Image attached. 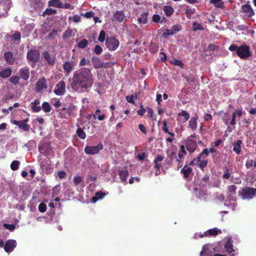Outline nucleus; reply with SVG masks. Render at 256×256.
<instances>
[{
	"label": "nucleus",
	"instance_id": "f257e3e1",
	"mask_svg": "<svg viewBox=\"0 0 256 256\" xmlns=\"http://www.w3.org/2000/svg\"><path fill=\"white\" fill-rule=\"evenodd\" d=\"M94 83V78L91 69L82 68L74 73L72 87L80 88L88 90L90 88Z\"/></svg>",
	"mask_w": 256,
	"mask_h": 256
},
{
	"label": "nucleus",
	"instance_id": "f03ea898",
	"mask_svg": "<svg viewBox=\"0 0 256 256\" xmlns=\"http://www.w3.org/2000/svg\"><path fill=\"white\" fill-rule=\"evenodd\" d=\"M228 50L231 52L235 51L238 56L242 59H246L252 56L250 46L246 44L240 46L232 44L230 46Z\"/></svg>",
	"mask_w": 256,
	"mask_h": 256
},
{
	"label": "nucleus",
	"instance_id": "7ed1b4c3",
	"mask_svg": "<svg viewBox=\"0 0 256 256\" xmlns=\"http://www.w3.org/2000/svg\"><path fill=\"white\" fill-rule=\"evenodd\" d=\"M238 196L243 200H250L256 196V188L246 186L238 192Z\"/></svg>",
	"mask_w": 256,
	"mask_h": 256
},
{
	"label": "nucleus",
	"instance_id": "20e7f679",
	"mask_svg": "<svg viewBox=\"0 0 256 256\" xmlns=\"http://www.w3.org/2000/svg\"><path fill=\"white\" fill-rule=\"evenodd\" d=\"M112 20L113 22H118L122 23L126 20V16L123 10H116L112 12Z\"/></svg>",
	"mask_w": 256,
	"mask_h": 256
},
{
	"label": "nucleus",
	"instance_id": "39448f33",
	"mask_svg": "<svg viewBox=\"0 0 256 256\" xmlns=\"http://www.w3.org/2000/svg\"><path fill=\"white\" fill-rule=\"evenodd\" d=\"M208 164V160H205L204 157L203 159H200V156H198L196 158H195L193 159L188 164V166H196L198 168H200L202 170H204V168L207 166Z\"/></svg>",
	"mask_w": 256,
	"mask_h": 256
},
{
	"label": "nucleus",
	"instance_id": "423d86ee",
	"mask_svg": "<svg viewBox=\"0 0 256 256\" xmlns=\"http://www.w3.org/2000/svg\"><path fill=\"white\" fill-rule=\"evenodd\" d=\"M26 58L28 61L36 64L40 58V54L36 50H30L26 54Z\"/></svg>",
	"mask_w": 256,
	"mask_h": 256
},
{
	"label": "nucleus",
	"instance_id": "0eeeda50",
	"mask_svg": "<svg viewBox=\"0 0 256 256\" xmlns=\"http://www.w3.org/2000/svg\"><path fill=\"white\" fill-rule=\"evenodd\" d=\"M240 12L243 14V16L246 18H252L254 15L252 8L248 4L241 6Z\"/></svg>",
	"mask_w": 256,
	"mask_h": 256
},
{
	"label": "nucleus",
	"instance_id": "6e6552de",
	"mask_svg": "<svg viewBox=\"0 0 256 256\" xmlns=\"http://www.w3.org/2000/svg\"><path fill=\"white\" fill-rule=\"evenodd\" d=\"M103 145L102 144L100 143L96 146H86L84 148V152L88 154L94 155L98 154L100 151L103 149Z\"/></svg>",
	"mask_w": 256,
	"mask_h": 256
},
{
	"label": "nucleus",
	"instance_id": "1a4fd4ad",
	"mask_svg": "<svg viewBox=\"0 0 256 256\" xmlns=\"http://www.w3.org/2000/svg\"><path fill=\"white\" fill-rule=\"evenodd\" d=\"M120 44L119 41L114 37L108 38L106 39V46L110 50H114Z\"/></svg>",
	"mask_w": 256,
	"mask_h": 256
},
{
	"label": "nucleus",
	"instance_id": "9d476101",
	"mask_svg": "<svg viewBox=\"0 0 256 256\" xmlns=\"http://www.w3.org/2000/svg\"><path fill=\"white\" fill-rule=\"evenodd\" d=\"M92 62L94 67L96 69H99L100 68H106L110 65V62H104L99 58L93 56L92 58Z\"/></svg>",
	"mask_w": 256,
	"mask_h": 256
},
{
	"label": "nucleus",
	"instance_id": "9b49d317",
	"mask_svg": "<svg viewBox=\"0 0 256 256\" xmlns=\"http://www.w3.org/2000/svg\"><path fill=\"white\" fill-rule=\"evenodd\" d=\"M29 121V118H27L22 120H14L12 122L14 124L18 126V128L24 131H28L30 126L27 122Z\"/></svg>",
	"mask_w": 256,
	"mask_h": 256
},
{
	"label": "nucleus",
	"instance_id": "f8f14e48",
	"mask_svg": "<svg viewBox=\"0 0 256 256\" xmlns=\"http://www.w3.org/2000/svg\"><path fill=\"white\" fill-rule=\"evenodd\" d=\"M76 61L71 60L64 62L62 64V68L66 72V76H68L70 72L73 70L74 66L76 65Z\"/></svg>",
	"mask_w": 256,
	"mask_h": 256
},
{
	"label": "nucleus",
	"instance_id": "ddd939ff",
	"mask_svg": "<svg viewBox=\"0 0 256 256\" xmlns=\"http://www.w3.org/2000/svg\"><path fill=\"white\" fill-rule=\"evenodd\" d=\"M180 173L182 174L183 178L185 180L191 178L193 176L192 169L189 167L188 164H186L181 170Z\"/></svg>",
	"mask_w": 256,
	"mask_h": 256
},
{
	"label": "nucleus",
	"instance_id": "4468645a",
	"mask_svg": "<svg viewBox=\"0 0 256 256\" xmlns=\"http://www.w3.org/2000/svg\"><path fill=\"white\" fill-rule=\"evenodd\" d=\"M66 91V84L65 82L61 80L59 82L56 86L54 90V93L58 96H62L64 94Z\"/></svg>",
	"mask_w": 256,
	"mask_h": 256
},
{
	"label": "nucleus",
	"instance_id": "2eb2a0df",
	"mask_svg": "<svg viewBox=\"0 0 256 256\" xmlns=\"http://www.w3.org/2000/svg\"><path fill=\"white\" fill-rule=\"evenodd\" d=\"M48 88V84L45 78H40L36 82V90L38 92H41L44 90Z\"/></svg>",
	"mask_w": 256,
	"mask_h": 256
},
{
	"label": "nucleus",
	"instance_id": "dca6fc26",
	"mask_svg": "<svg viewBox=\"0 0 256 256\" xmlns=\"http://www.w3.org/2000/svg\"><path fill=\"white\" fill-rule=\"evenodd\" d=\"M16 246V242L14 240H8L6 241L4 248L7 252H12Z\"/></svg>",
	"mask_w": 256,
	"mask_h": 256
},
{
	"label": "nucleus",
	"instance_id": "f3484780",
	"mask_svg": "<svg viewBox=\"0 0 256 256\" xmlns=\"http://www.w3.org/2000/svg\"><path fill=\"white\" fill-rule=\"evenodd\" d=\"M186 148L190 153L194 152L197 148L196 142L192 139H188L186 142Z\"/></svg>",
	"mask_w": 256,
	"mask_h": 256
},
{
	"label": "nucleus",
	"instance_id": "a211bd4d",
	"mask_svg": "<svg viewBox=\"0 0 256 256\" xmlns=\"http://www.w3.org/2000/svg\"><path fill=\"white\" fill-rule=\"evenodd\" d=\"M42 56L49 66L54 65L56 58L54 56H52L48 51H44L42 54Z\"/></svg>",
	"mask_w": 256,
	"mask_h": 256
},
{
	"label": "nucleus",
	"instance_id": "6ab92c4d",
	"mask_svg": "<svg viewBox=\"0 0 256 256\" xmlns=\"http://www.w3.org/2000/svg\"><path fill=\"white\" fill-rule=\"evenodd\" d=\"M20 78L24 80H27L30 77L29 68L28 67L22 68L19 70Z\"/></svg>",
	"mask_w": 256,
	"mask_h": 256
},
{
	"label": "nucleus",
	"instance_id": "aec40b11",
	"mask_svg": "<svg viewBox=\"0 0 256 256\" xmlns=\"http://www.w3.org/2000/svg\"><path fill=\"white\" fill-rule=\"evenodd\" d=\"M30 108L33 112H38L41 110L42 108L40 106V100L39 99H36L34 102H32Z\"/></svg>",
	"mask_w": 256,
	"mask_h": 256
},
{
	"label": "nucleus",
	"instance_id": "412c9836",
	"mask_svg": "<svg viewBox=\"0 0 256 256\" xmlns=\"http://www.w3.org/2000/svg\"><path fill=\"white\" fill-rule=\"evenodd\" d=\"M4 57L6 62L8 64L12 65L14 64L16 59L12 52L10 51L6 52L4 54Z\"/></svg>",
	"mask_w": 256,
	"mask_h": 256
},
{
	"label": "nucleus",
	"instance_id": "4be33fe9",
	"mask_svg": "<svg viewBox=\"0 0 256 256\" xmlns=\"http://www.w3.org/2000/svg\"><path fill=\"white\" fill-rule=\"evenodd\" d=\"M118 174L120 176V179L121 182L122 183L126 182L129 176L128 170L126 169L121 170H118Z\"/></svg>",
	"mask_w": 256,
	"mask_h": 256
},
{
	"label": "nucleus",
	"instance_id": "5701e85b",
	"mask_svg": "<svg viewBox=\"0 0 256 256\" xmlns=\"http://www.w3.org/2000/svg\"><path fill=\"white\" fill-rule=\"evenodd\" d=\"M12 74V70L10 67H7L0 72V77L2 78H8Z\"/></svg>",
	"mask_w": 256,
	"mask_h": 256
},
{
	"label": "nucleus",
	"instance_id": "b1692460",
	"mask_svg": "<svg viewBox=\"0 0 256 256\" xmlns=\"http://www.w3.org/2000/svg\"><path fill=\"white\" fill-rule=\"evenodd\" d=\"M242 144V140H239L233 144V150L236 154H238L241 152V145Z\"/></svg>",
	"mask_w": 256,
	"mask_h": 256
},
{
	"label": "nucleus",
	"instance_id": "393cba45",
	"mask_svg": "<svg viewBox=\"0 0 256 256\" xmlns=\"http://www.w3.org/2000/svg\"><path fill=\"white\" fill-rule=\"evenodd\" d=\"M224 248L226 252L228 253H231L234 251L233 248V242L232 238H229L227 240L224 245Z\"/></svg>",
	"mask_w": 256,
	"mask_h": 256
},
{
	"label": "nucleus",
	"instance_id": "a878e982",
	"mask_svg": "<svg viewBox=\"0 0 256 256\" xmlns=\"http://www.w3.org/2000/svg\"><path fill=\"white\" fill-rule=\"evenodd\" d=\"M164 156H158L155 158L154 162L155 164L154 168L156 170H160L162 165L159 162L162 161L164 160Z\"/></svg>",
	"mask_w": 256,
	"mask_h": 256
},
{
	"label": "nucleus",
	"instance_id": "bb28decb",
	"mask_svg": "<svg viewBox=\"0 0 256 256\" xmlns=\"http://www.w3.org/2000/svg\"><path fill=\"white\" fill-rule=\"evenodd\" d=\"M198 118L197 116H196L194 117H192L190 118V120L188 123L189 127L192 130H195L197 128V120Z\"/></svg>",
	"mask_w": 256,
	"mask_h": 256
},
{
	"label": "nucleus",
	"instance_id": "cd10ccee",
	"mask_svg": "<svg viewBox=\"0 0 256 256\" xmlns=\"http://www.w3.org/2000/svg\"><path fill=\"white\" fill-rule=\"evenodd\" d=\"M148 12H143L140 17L138 19L139 23L142 24H146L148 22Z\"/></svg>",
	"mask_w": 256,
	"mask_h": 256
},
{
	"label": "nucleus",
	"instance_id": "c85d7f7f",
	"mask_svg": "<svg viewBox=\"0 0 256 256\" xmlns=\"http://www.w3.org/2000/svg\"><path fill=\"white\" fill-rule=\"evenodd\" d=\"M221 233V230H218V228H214L212 229L208 230L207 232H204L205 236H216L218 234V232Z\"/></svg>",
	"mask_w": 256,
	"mask_h": 256
},
{
	"label": "nucleus",
	"instance_id": "c756f323",
	"mask_svg": "<svg viewBox=\"0 0 256 256\" xmlns=\"http://www.w3.org/2000/svg\"><path fill=\"white\" fill-rule=\"evenodd\" d=\"M62 3L60 0H50L48 2V6L61 8Z\"/></svg>",
	"mask_w": 256,
	"mask_h": 256
},
{
	"label": "nucleus",
	"instance_id": "7c9ffc66",
	"mask_svg": "<svg viewBox=\"0 0 256 256\" xmlns=\"http://www.w3.org/2000/svg\"><path fill=\"white\" fill-rule=\"evenodd\" d=\"M210 3L218 8H222L224 7V2L222 0H210Z\"/></svg>",
	"mask_w": 256,
	"mask_h": 256
},
{
	"label": "nucleus",
	"instance_id": "2f4dec72",
	"mask_svg": "<svg viewBox=\"0 0 256 256\" xmlns=\"http://www.w3.org/2000/svg\"><path fill=\"white\" fill-rule=\"evenodd\" d=\"M163 10L168 16H170L174 12L173 8L170 6H164Z\"/></svg>",
	"mask_w": 256,
	"mask_h": 256
},
{
	"label": "nucleus",
	"instance_id": "473e14b6",
	"mask_svg": "<svg viewBox=\"0 0 256 256\" xmlns=\"http://www.w3.org/2000/svg\"><path fill=\"white\" fill-rule=\"evenodd\" d=\"M228 194L230 196L235 195L236 194V190L237 187L235 185H230L227 188Z\"/></svg>",
	"mask_w": 256,
	"mask_h": 256
},
{
	"label": "nucleus",
	"instance_id": "72a5a7b5",
	"mask_svg": "<svg viewBox=\"0 0 256 256\" xmlns=\"http://www.w3.org/2000/svg\"><path fill=\"white\" fill-rule=\"evenodd\" d=\"M45 112H50L52 110V106L48 102H44L41 106Z\"/></svg>",
	"mask_w": 256,
	"mask_h": 256
},
{
	"label": "nucleus",
	"instance_id": "f704fd0d",
	"mask_svg": "<svg viewBox=\"0 0 256 256\" xmlns=\"http://www.w3.org/2000/svg\"><path fill=\"white\" fill-rule=\"evenodd\" d=\"M88 45V41L86 39H82L77 44V46L79 48L83 49L86 48Z\"/></svg>",
	"mask_w": 256,
	"mask_h": 256
},
{
	"label": "nucleus",
	"instance_id": "c9c22d12",
	"mask_svg": "<svg viewBox=\"0 0 256 256\" xmlns=\"http://www.w3.org/2000/svg\"><path fill=\"white\" fill-rule=\"evenodd\" d=\"M76 134L82 140H84L86 138V134L84 130L80 127L78 128L76 130Z\"/></svg>",
	"mask_w": 256,
	"mask_h": 256
},
{
	"label": "nucleus",
	"instance_id": "e433bc0d",
	"mask_svg": "<svg viewBox=\"0 0 256 256\" xmlns=\"http://www.w3.org/2000/svg\"><path fill=\"white\" fill-rule=\"evenodd\" d=\"M158 47L156 43L151 42L149 46V50L150 52L154 54L158 50Z\"/></svg>",
	"mask_w": 256,
	"mask_h": 256
},
{
	"label": "nucleus",
	"instance_id": "4c0bfd02",
	"mask_svg": "<svg viewBox=\"0 0 256 256\" xmlns=\"http://www.w3.org/2000/svg\"><path fill=\"white\" fill-rule=\"evenodd\" d=\"M56 13V10L52 8H47L42 14L43 16H50Z\"/></svg>",
	"mask_w": 256,
	"mask_h": 256
},
{
	"label": "nucleus",
	"instance_id": "58836bf2",
	"mask_svg": "<svg viewBox=\"0 0 256 256\" xmlns=\"http://www.w3.org/2000/svg\"><path fill=\"white\" fill-rule=\"evenodd\" d=\"M12 38L14 42H20L21 38L20 33L18 32H16L14 34L12 35Z\"/></svg>",
	"mask_w": 256,
	"mask_h": 256
},
{
	"label": "nucleus",
	"instance_id": "ea45409f",
	"mask_svg": "<svg viewBox=\"0 0 256 256\" xmlns=\"http://www.w3.org/2000/svg\"><path fill=\"white\" fill-rule=\"evenodd\" d=\"M198 30H204V28L200 24L194 22L192 23V30L196 32Z\"/></svg>",
	"mask_w": 256,
	"mask_h": 256
},
{
	"label": "nucleus",
	"instance_id": "a19ab883",
	"mask_svg": "<svg viewBox=\"0 0 256 256\" xmlns=\"http://www.w3.org/2000/svg\"><path fill=\"white\" fill-rule=\"evenodd\" d=\"M20 162L18 160H14L10 164V168L13 170H16L18 169Z\"/></svg>",
	"mask_w": 256,
	"mask_h": 256
},
{
	"label": "nucleus",
	"instance_id": "79ce46f5",
	"mask_svg": "<svg viewBox=\"0 0 256 256\" xmlns=\"http://www.w3.org/2000/svg\"><path fill=\"white\" fill-rule=\"evenodd\" d=\"M19 80L20 78L18 76H12L9 79L10 82L14 85L18 84Z\"/></svg>",
	"mask_w": 256,
	"mask_h": 256
},
{
	"label": "nucleus",
	"instance_id": "37998d69",
	"mask_svg": "<svg viewBox=\"0 0 256 256\" xmlns=\"http://www.w3.org/2000/svg\"><path fill=\"white\" fill-rule=\"evenodd\" d=\"M209 154H210V152L208 150V148H204L201 152H200L199 154L198 155V156H200V159H202V158L204 157V158L205 160H206L205 158H204V156H207L209 155Z\"/></svg>",
	"mask_w": 256,
	"mask_h": 256
},
{
	"label": "nucleus",
	"instance_id": "c03bdc74",
	"mask_svg": "<svg viewBox=\"0 0 256 256\" xmlns=\"http://www.w3.org/2000/svg\"><path fill=\"white\" fill-rule=\"evenodd\" d=\"M90 62V60L88 58H83L79 63L80 66H86L88 65Z\"/></svg>",
	"mask_w": 256,
	"mask_h": 256
},
{
	"label": "nucleus",
	"instance_id": "a18cd8bd",
	"mask_svg": "<svg viewBox=\"0 0 256 256\" xmlns=\"http://www.w3.org/2000/svg\"><path fill=\"white\" fill-rule=\"evenodd\" d=\"M210 252H211L210 250L204 246L203 250L200 252V256H212L210 254Z\"/></svg>",
	"mask_w": 256,
	"mask_h": 256
},
{
	"label": "nucleus",
	"instance_id": "49530a36",
	"mask_svg": "<svg viewBox=\"0 0 256 256\" xmlns=\"http://www.w3.org/2000/svg\"><path fill=\"white\" fill-rule=\"evenodd\" d=\"M75 108L74 106H70L67 108L66 112L67 114L69 116H74V110Z\"/></svg>",
	"mask_w": 256,
	"mask_h": 256
},
{
	"label": "nucleus",
	"instance_id": "de8ad7c7",
	"mask_svg": "<svg viewBox=\"0 0 256 256\" xmlns=\"http://www.w3.org/2000/svg\"><path fill=\"white\" fill-rule=\"evenodd\" d=\"M105 36H106L105 32L104 30H101L100 32V34H99V36L98 38V40H99V42H104L105 40Z\"/></svg>",
	"mask_w": 256,
	"mask_h": 256
},
{
	"label": "nucleus",
	"instance_id": "09e8293b",
	"mask_svg": "<svg viewBox=\"0 0 256 256\" xmlns=\"http://www.w3.org/2000/svg\"><path fill=\"white\" fill-rule=\"evenodd\" d=\"M60 8L73 10L74 8V6L71 5L70 3H62Z\"/></svg>",
	"mask_w": 256,
	"mask_h": 256
},
{
	"label": "nucleus",
	"instance_id": "8fccbe9b",
	"mask_svg": "<svg viewBox=\"0 0 256 256\" xmlns=\"http://www.w3.org/2000/svg\"><path fill=\"white\" fill-rule=\"evenodd\" d=\"M102 52V48L101 46L100 45H96L94 49V52L96 54L99 55Z\"/></svg>",
	"mask_w": 256,
	"mask_h": 256
},
{
	"label": "nucleus",
	"instance_id": "3c124183",
	"mask_svg": "<svg viewBox=\"0 0 256 256\" xmlns=\"http://www.w3.org/2000/svg\"><path fill=\"white\" fill-rule=\"evenodd\" d=\"M179 116L184 117L185 121H187L190 118V114L186 110H182L181 112L179 113Z\"/></svg>",
	"mask_w": 256,
	"mask_h": 256
},
{
	"label": "nucleus",
	"instance_id": "603ef678",
	"mask_svg": "<svg viewBox=\"0 0 256 256\" xmlns=\"http://www.w3.org/2000/svg\"><path fill=\"white\" fill-rule=\"evenodd\" d=\"M38 210L40 212H44L46 210V206L44 203H40L38 206Z\"/></svg>",
	"mask_w": 256,
	"mask_h": 256
},
{
	"label": "nucleus",
	"instance_id": "864d4df0",
	"mask_svg": "<svg viewBox=\"0 0 256 256\" xmlns=\"http://www.w3.org/2000/svg\"><path fill=\"white\" fill-rule=\"evenodd\" d=\"M230 174L229 172V169L227 167H226V171L224 172L222 177L223 178L228 180L230 178Z\"/></svg>",
	"mask_w": 256,
	"mask_h": 256
},
{
	"label": "nucleus",
	"instance_id": "5fc2aeb1",
	"mask_svg": "<svg viewBox=\"0 0 256 256\" xmlns=\"http://www.w3.org/2000/svg\"><path fill=\"white\" fill-rule=\"evenodd\" d=\"M58 30L56 29L53 30L52 31L48 34V38H54L58 35Z\"/></svg>",
	"mask_w": 256,
	"mask_h": 256
},
{
	"label": "nucleus",
	"instance_id": "6e6d98bb",
	"mask_svg": "<svg viewBox=\"0 0 256 256\" xmlns=\"http://www.w3.org/2000/svg\"><path fill=\"white\" fill-rule=\"evenodd\" d=\"M174 34V32H173L172 28H171V30L167 28L166 30V32L163 34L162 36L164 38H166L168 36H172Z\"/></svg>",
	"mask_w": 256,
	"mask_h": 256
},
{
	"label": "nucleus",
	"instance_id": "4d7b16f0",
	"mask_svg": "<svg viewBox=\"0 0 256 256\" xmlns=\"http://www.w3.org/2000/svg\"><path fill=\"white\" fill-rule=\"evenodd\" d=\"M161 19L160 16L158 14H154L152 16V20L153 22L158 23L160 22Z\"/></svg>",
	"mask_w": 256,
	"mask_h": 256
},
{
	"label": "nucleus",
	"instance_id": "13d9d810",
	"mask_svg": "<svg viewBox=\"0 0 256 256\" xmlns=\"http://www.w3.org/2000/svg\"><path fill=\"white\" fill-rule=\"evenodd\" d=\"M82 180V177L80 176H76L74 177V180H73V182H74V184L76 186L78 184H80Z\"/></svg>",
	"mask_w": 256,
	"mask_h": 256
},
{
	"label": "nucleus",
	"instance_id": "bf43d9fd",
	"mask_svg": "<svg viewBox=\"0 0 256 256\" xmlns=\"http://www.w3.org/2000/svg\"><path fill=\"white\" fill-rule=\"evenodd\" d=\"M4 227L10 231H13L16 228V226L14 224H4Z\"/></svg>",
	"mask_w": 256,
	"mask_h": 256
},
{
	"label": "nucleus",
	"instance_id": "052dcab7",
	"mask_svg": "<svg viewBox=\"0 0 256 256\" xmlns=\"http://www.w3.org/2000/svg\"><path fill=\"white\" fill-rule=\"evenodd\" d=\"M134 96L132 94L128 95L126 97V99L128 102L134 104Z\"/></svg>",
	"mask_w": 256,
	"mask_h": 256
},
{
	"label": "nucleus",
	"instance_id": "680f3d73",
	"mask_svg": "<svg viewBox=\"0 0 256 256\" xmlns=\"http://www.w3.org/2000/svg\"><path fill=\"white\" fill-rule=\"evenodd\" d=\"M146 112V110L144 108L142 104L140 106V108L137 111V113L139 116H142Z\"/></svg>",
	"mask_w": 256,
	"mask_h": 256
},
{
	"label": "nucleus",
	"instance_id": "e2e57ef3",
	"mask_svg": "<svg viewBox=\"0 0 256 256\" xmlns=\"http://www.w3.org/2000/svg\"><path fill=\"white\" fill-rule=\"evenodd\" d=\"M52 104L56 108H60L62 106V102L57 99L53 100Z\"/></svg>",
	"mask_w": 256,
	"mask_h": 256
},
{
	"label": "nucleus",
	"instance_id": "0e129e2a",
	"mask_svg": "<svg viewBox=\"0 0 256 256\" xmlns=\"http://www.w3.org/2000/svg\"><path fill=\"white\" fill-rule=\"evenodd\" d=\"M172 28L174 32H179L181 30L182 26L180 24L174 25L172 26Z\"/></svg>",
	"mask_w": 256,
	"mask_h": 256
},
{
	"label": "nucleus",
	"instance_id": "69168bd1",
	"mask_svg": "<svg viewBox=\"0 0 256 256\" xmlns=\"http://www.w3.org/2000/svg\"><path fill=\"white\" fill-rule=\"evenodd\" d=\"M222 120L225 124L226 126H228L229 124H230V118H228L227 113L224 114V116L222 118Z\"/></svg>",
	"mask_w": 256,
	"mask_h": 256
},
{
	"label": "nucleus",
	"instance_id": "338daca9",
	"mask_svg": "<svg viewBox=\"0 0 256 256\" xmlns=\"http://www.w3.org/2000/svg\"><path fill=\"white\" fill-rule=\"evenodd\" d=\"M146 155L145 152H142L137 155V158L139 160H143L146 158Z\"/></svg>",
	"mask_w": 256,
	"mask_h": 256
},
{
	"label": "nucleus",
	"instance_id": "774afa93",
	"mask_svg": "<svg viewBox=\"0 0 256 256\" xmlns=\"http://www.w3.org/2000/svg\"><path fill=\"white\" fill-rule=\"evenodd\" d=\"M218 48V46L214 44H210L208 46V50L209 51H214Z\"/></svg>",
	"mask_w": 256,
	"mask_h": 256
}]
</instances>
